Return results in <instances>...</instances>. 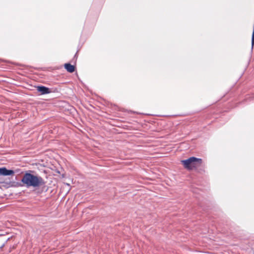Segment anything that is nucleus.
<instances>
[{"label": "nucleus", "instance_id": "1", "mask_svg": "<svg viewBox=\"0 0 254 254\" xmlns=\"http://www.w3.org/2000/svg\"><path fill=\"white\" fill-rule=\"evenodd\" d=\"M32 171H27L24 174L21 182L27 188H37L44 184L43 179L40 176L32 174Z\"/></svg>", "mask_w": 254, "mask_h": 254}, {"label": "nucleus", "instance_id": "2", "mask_svg": "<svg viewBox=\"0 0 254 254\" xmlns=\"http://www.w3.org/2000/svg\"><path fill=\"white\" fill-rule=\"evenodd\" d=\"M181 162L185 168L192 170L193 168L200 166L202 164V160L200 158L191 157L187 159L182 160Z\"/></svg>", "mask_w": 254, "mask_h": 254}, {"label": "nucleus", "instance_id": "3", "mask_svg": "<svg viewBox=\"0 0 254 254\" xmlns=\"http://www.w3.org/2000/svg\"><path fill=\"white\" fill-rule=\"evenodd\" d=\"M2 168L3 170V176H10L13 175L15 173L19 174L22 173L21 170L19 169H16L15 170L7 169L5 167H2Z\"/></svg>", "mask_w": 254, "mask_h": 254}, {"label": "nucleus", "instance_id": "4", "mask_svg": "<svg viewBox=\"0 0 254 254\" xmlns=\"http://www.w3.org/2000/svg\"><path fill=\"white\" fill-rule=\"evenodd\" d=\"M37 90L41 93V95L48 94V87L43 85H39L36 87Z\"/></svg>", "mask_w": 254, "mask_h": 254}, {"label": "nucleus", "instance_id": "5", "mask_svg": "<svg viewBox=\"0 0 254 254\" xmlns=\"http://www.w3.org/2000/svg\"><path fill=\"white\" fill-rule=\"evenodd\" d=\"M65 69L69 73H72L75 71V67L74 65L69 63H66L64 64Z\"/></svg>", "mask_w": 254, "mask_h": 254}, {"label": "nucleus", "instance_id": "6", "mask_svg": "<svg viewBox=\"0 0 254 254\" xmlns=\"http://www.w3.org/2000/svg\"><path fill=\"white\" fill-rule=\"evenodd\" d=\"M3 170H2V167H0V176H3ZM1 183H2V182L0 181V184H1Z\"/></svg>", "mask_w": 254, "mask_h": 254}, {"label": "nucleus", "instance_id": "7", "mask_svg": "<svg viewBox=\"0 0 254 254\" xmlns=\"http://www.w3.org/2000/svg\"><path fill=\"white\" fill-rule=\"evenodd\" d=\"M77 52L75 54V55H74V59H75L76 60L77 59Z\"/></svg>", "mask_w": 254, "mask_h": 254}, {"label": "nucleus", "instance_id": "8", "mask_svg": "<svg viewBox=\"0 0 254 254\" xmlns=\"http://www.w3.org/2000/svg\"><path fill=\"white\" fill-rule=\"evenodd\" d=\"M16 184L18 186H22V185L19 183H16Z\"/></svg>", "mask_w": 254, "mask_h": 254}, {"label": "nucleus", "instance_id": "9", "mask_svg": "<svg viewBox=\"0 0 254 254\" xmlns=\"http://www.w3.org/2000/svg\"><path fill=\"white\" fill-rule=\"evenodd\" d=\"M4 246V243L0 247V249L2 248L3 246Z\"/></svg>", "mask_w": 254, "mask_h": 254}, {"label": "nucleus", "instance_id": "10", "mask_svg": "<svg viewBox=\"0 0 254 254\" xmlns=\"http://www.w3.org/2000/svg\"><path fill=\"white\" fill-rule=\"evenodd\" d=\"M51 91H50V89L49 88V91L48 93H50Z\"/></svg>", "mask_w": 254, "mask_h": 254}, {"label": "nucleus", "instance_id": "11", "mask_svg": "<svg viewBox=\"0 0 254 254\" xmlns=\"http://www.w3.org/2000/svg\"><path fill=\"white\" fill-rule=\"evenodd\" d=\"M49 168H50L51 169L53 170V168L52 167H50L49 166Z\"/></svg>", "mask_w": 254, "mask_h": 254}]
</instances>
